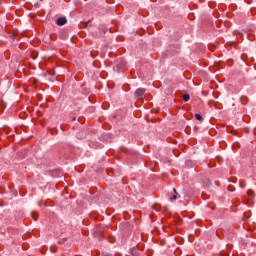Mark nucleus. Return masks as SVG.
<instances>
[{"instance_id":"f257e3e1","label":"nucleus","mask_w":256,"mask_h":256,"mask_svg":"<svg viewBox=\"0 0 256 256\" xmlns=\"http://www.w3.org/2000/svg\"><path fill=\"white\" fill-rule=\"evenodd\" d=\"M134 95L137 99H143V95H145V88H138Z\"/></svg>"},{"instance_id":"f03ea898","label":"nucleus","mask_w":256,"mask_h":256,"mask_svg":"<svg viewBox=\"0 0 256 256\" xmlns=\"http://www.w3.org/2000/svg\"><path fill=\"white\" fill-rule=\"evenodd\" d=\"M56 24H57L59 27H63V25H66V24H67V18H65V17L58 18V19L56 20Z\"/></svg>"},{"instance_id":"7ed1b4c3","label":"nucleus","mask_w":256,"mask_h":256,"mask_svg":"<svg viewBox=\"0 0 256 256\" xmlns=\"http://www.w3.org/2000/svg\"><path fill=\"white\" fill-rule=\"evenodd\" d=\"M130 254L132 256H139V249L138 248H131L130 249Z\"/></svg>"},{"instance_id":"20e7f679","label":"nucleus","mask_w":256,"mask_h":256,"mask_svg":"<svg viewBox=\"0 0 256 256\" xmlns=\"http://www.w3.org/2000/svg\"><path fill=\"white\" fill-rule=\"evenodd\" d=\"M99 31L105 35V33H107L108 29L105 25H100Z\"/></svg>"},{"instance_id":"39448f33","label":"nucleus","mask_w":256,"mask_h":256,"mask_svg":"<svg viewBox=\"0 0 256 256\" xmlns=\"http://www.w3.org/2000/svg\"><path fill=\"white\" fill-rule=\"evenodd\" d=\"M173 191H174L175 195H173L172 197H170V201H177V195H179V194L177 193V189L174 188Z\"/></svg>"},{"instance_id":"423d86ee","label":"nucleus","mask_w":256,"mask_h":256,"mask_svg":"<svg viewBox=\"0 0 256 256\" xmlns=\"http://www.w3.org/2000/svg\"><path fill=\"white\" fill-rule=\"evenodd\" d=\"M31 216H32V219H34V221H37L39 219V214H37V212H32Z\"/></svg>"},{"instance_id":"0eeeda50","label":"nucleus","mask_w":256,"mask_h":256,"mask_svg":"<svg viewBox=\"0 0 256 256\" xmlns=\"http://www.w3.org/2000/svg\"><path fill=\"white\" fill-rule=\"evenodd\" d=\"M182 99H183V101H185V102L187 103V101H189V99H190L189 94H184V95L182 96Z\"/></svg>"},{"instance_id":"6e6552de","label":"nucleus","mask_w":256,"mask_h":256,"mask_svg":"<svg viewBox=\"0 0 256 256\" xmlns=\"http://www.w3.org/2000/svg\"><path fill=\"white\" fill-rule=\"evenodd\" d=\"M195 119H197V121H203V116H201V114H195Z\"/></svg>"},{"instance_id":"1a4fd4ad","label":"nucleus","mask_w":256,"mask_h":256,"mask_svg":"<svg viewBox=\"0 0 256 256\" xmlns=\"http://www.w3.org/2000/svg\"><path fill=\"white\" fill-rule=\"evenodd\" d=\"M247 194L251 196V195H255V192L253 190H248Z\"/></svg>"},{"instance_id":"9d476101","label":"nucleus","mask_w":256,"mask_h":256,"mask_svg":"<svg viewBox=\"0 0 256 256\" xmlns=\"http://www.w3.org/2000/svg\"><path fill=\"white\" fill-rule=\"evenodd\" d=\"M81 25H84V27H87V25H89V22H82Z\"/></svg>"},{"instance_id":"9b49d317","label":"nucleus","mask_w":256,"mask_h":256,"mask_svg":"<svg viewBox=\"0 0 256 256\" xmlns=\"http://www.w3.org/2000/svg\"><path fill=\"white\" fill-rule=\"evenodd\" d=\"M51 251H52V253H55V251H57V248H51Z\"/></svg>"},{"instance_id":"f8f14e48","label":"nucleus","mask_w":256,"mask_h":256,"mask_svg":"<svg viewBox=\"0 0 256 256\" xmlns=\"http://www.w3.org/2000/svg\"><path fill=\"white\" fill-rule=\"evenodd\" d=\"M221 256H229L227 253H221Z\"/></svg>"},{"instance_id":"ddd939ff","label":"nucleus","mask_w":256,"mask_h":256,"mask_svg":"<svg viewBox=\"0 0 256 256\" xmlns=\"http://www.w3.org/2000/svg\"><path fill=\"white\" fill-rule=\"evenodd\" d=\"M65 241H67V239H63V240L60 241L59 243H65Z\"/></svg>"},{"instance_id":"4468645a","label":"nucleus","mask_w":256,"mask_h":256,"mask_svg":"<svg viewBox=\"0 0 256 256\" xmlns=\"http://www.w3.org/2000/svg\"><path fill=\"white\" fill-rule=\"evenodd\" d=\"M72 121H77V118L76 117L72 118Z\"/></svg>"},{"instance_id":"2eb2a0df","label":"nucleus","mask_w":256,"mask_h":256,"mask_svg":"<svg viewBox=\"0 0 256 256\" xmlns=\"http://www.w3.org/2000/svg\"><path fill=\"white\" fill-rule=\"evenodd\" d=\"M240 186H241V187H245V185H243V184H240Z\"/></svg>"},{"instance_id":"dca6fc26","label":"nucleus","mask_w":256,"mask_h":256,"mask_svg":"<svg viewBox=\"0 0 256 256\" xmlns=\"http://www.w3.org/2000/svg\"><path fill=\"white\" fill-rule=\"evenodd\" d=\"M152 209H155V205H154V206H152Z\"/></svg>"}]
</instances>
